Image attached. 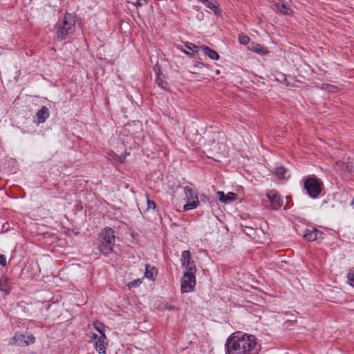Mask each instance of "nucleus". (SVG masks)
<instances>
[{
    "label": "nucleus",
    "instance_id": "f257e3e1",
    "mask_svg": "<svg viewBox=\"0 0 354 354\" xmlns=\"http://www.w3.org/2000/svg\"><path fill=\"white\" fill-rule=\"evenodd\" d=\"M225 347L226 354H259L261 348L255 336L240 332L232 333Z\"/></svg>",
    "mask_w": 354,
    "mask_h": 354
},
{
    "label": "nucleus",
    "instance_id": "f03ea898",
    "mask_svg": "<svg viewBox=\"0 0 354 354\" xmlns=\"http://www.w3.org/2000/svg\"><path fill=\"white\" fill-rule=\"evenodd\" d=\"M115 243L114 231L109 227L102 229L98 237L97 248L100 252L107 256L113 251Z\"/></svg>",
    "mask_w": 354,
    "mask_h": 354
},
{
    "label": "nucleus",
    "instance_id": "7ed1b4c3",
    "mask_svg": "<svg viewBox=\"0 0 354 354\" xmlns=\"http://www.w3.org/2000/svg\"><path fill=\"white\" fill-rule=\"evenodd\" d=\"M75 28V16L71 13H66L62 21L58 25L57 38L62 41L66 38L68 34L73 32Z\"/></svg>",
    "mask_w": 354,
    "mask_h": 354
},
{
    "label": "nucleus",
    "instance_id": "20e7f679",
    "mask_svg": "<svg viewBox=\"0 0 354 354\" xmlns=\"http://www.w3.org/2000/svg\"><path fill=\"white\" fill-rule=\"evenodd\" d=\"M322 186V183L315 176L308 178L304 182V187L311 198H316L320 194Z\"/></svg>",
    "mask_w": 354,
    "mask_h": 354
},
{
    "label": "nucleus",
    "instance_id": "39448f33",
    "mask_svg": "<svg viewBox=\"0 0 354 354\" xmlns=\"http://www.w3.org/2000/svg\"><path fill=\"white\" fill-rule=\"evenodd\" d=\"M196 285V277L194 272L187 271L184 273L181 281L182 292H190L193 291Z\"/></svg>",
    "mask_w": 354,
    "mask_h": 354
},
{
    "label": "nucleus",
    "instance_id": "423d86ee",
    "mask_svg": "<svg viewBox=\"0 0 354 354\" xmlns=\"http://www.w3.org/2000/svg\"><path fill=\"white\" fill-rule=\"evenodd\" d=\"M266 196L270 201V207L272 209H279L282 207L283 201L277 190L268 191Z\"/></svg>",
    "mask_w": 354,
    "mask_h": 354
},
{
    "label": "nucleus",
    "instance_id": "0eeeda50",
    "mask_svg": "<svg viewBox=\"0 0 354 354\" xmlns=\"http://www.w3.org/2000/svg\"><path fill=\"white\" fill-rule=\"evenodd\" d=\"M35 337L29 334L17 333L14 337L16 344L19 346H25L35 342Z\"/></svg>",
    "mask_w": 354,
    "mask_h": 354
},
{
    "label": "nucleus",
    "instance_id": "6e6552de",
    "mask_svg": "<svg viewBox=\"0 0 354 354\" xmlns=\"http://www.w3.org/2000/svg\"><path fill=\"white\" fill-rule=\"evenodd\" d=\"M181 261L183 266H185L187 271L195 272L196 266L193 261L191 260V254L189 250H185L181 254Z\"/></svg>",
    "mask_w": 354,
    "mask_h": 354
},
{
    "label": "nucleus",
    "instance_id": "1a4fd4ad",
    "mask_svg": "<svg viewBox=\"0 0 354 354\" xmlns=\"http://www.w3.org/2000/svg\"><path fill=\"white\" fill-rule=\"evenodd\" d=\"M93 339H97L95 342V349L99 353H105L106 346H105V339L106 336L104 333H102L100 336H97L96 334L93 335Z\"/></svg>",
    "mask_w": 354,
    "mask_h": 354
},
{
    "label": "nucleus",
    "instance_id": "9d476101",
    "mask_svg": "<svg viewBox=\"0 0 354 354\" xmlns=\"http://www.w3.org/2000/svg\"><path fill=\"white\" fill-rule=\"evenodd\" d=\"M304 236L309 241H314L317 239H323V233L317 229H308L306 230Z\"/></svg>",
    "mask_w": 354,
    "mask_h": 354
},
{
    "label": "nucleus",
    "instance_id": "9b49d317",
    "mask_svg": "<svg viewBox=\"0 0 354 354\" xmlns=\"http://www.w3.org/2000/svg\"><path fill=\"white\" fill-rule=\"evenodd\" d=\"M217 196L221 202L223 203H230L232 201H234L237 198V196L235 193L228 192L227 194L222 191H219L217 192Z\"/></svg>",
    "mask_w": 354,
    "mask_h": 354
},
{
    "label": "nucleus",
    "instance_id": "f8f14e48",
    "mask_svg": "<svg viewBox=\"0 0 354 354\" xmlns=\"http://www.w3.org/2000/svg\"><path fill=\"white\" fill-rule=\"evenodd\" d=\"M37 122L44 123L46 118L49 117L48 109L46 106H42L36 113Z\"/></svg>",
    "mask_w": 354,
    "mask_h": 354
},
{
    "label": "nucleus",
    "instance_id": "ddd939ff",
    "mask_svg": "<svg viewBox=\"0 0 354 354\" xmlns=\"http://www.w3.org/2000/svg\"><path fill=\"white\" fill-rule=\"evenodd\" d=\"M274 174L279 179H288L290 176V171L283 166L277 167Z\"/></svg>",
    "mask_w": 354,
    "mask_h": 354
},
{
    "label": "nucleus",
    "instance_id": "4468645a",
    "mask_svg": "<svg viewBox=\"0 0 354 354\" xmlns=\"http://www.w3.org/2000/svg\"><path fill=\"white\" fill-rule=\"evenodd\" d=\"M337 168L345 172H351L354 168V166L351 162H342L339 161L336 162Z\"/></svg>",
    "mask_w": 354,
    "mask_h": 354
},
{
    "label": "nucleus",
    "instance_id": "2eb2a0df",
    "mask_svg": "<svg viewBox=\"0 0 354 354\" xmlns=\"http://www.w3.org/2000/svg\"><path fill=\"white\" fill-rule=\"evenodd\" d=\"M201 48L204 54L207 55L210 59L213 60H217L219 59V55L215 50L207 46H202Z\"/></svg>",
    "mask_w": 354,
    "mask_h": 354
},
{
    "label": "nucleus",
    "instance_id": "dca6fc26",
    "mask_svg": "<svg viewBox=\"0 0 354 354\" xmlns=\"http://www.w3.org/2000/svg\"><path fill=\"white\" fill-rule=\"evenodd\" d=\"M199 205L198 198L189 200L187 203L184 205L183 209L185 211H189L196 208Z\"/></svg>",
    "mask_w": 354,
    "mask_h": 354
},
{
    "label": "nucleus",
    "instance_id": "f3484780",
    "mask_svg": "<svg viewBox=\"0 0 354 354\" xmlns=\"http://www.w3.org/2000/svg\"><path fill=\"white\" fill-rule=\"evenodd\" d=\"M157 274V270L154 267H151L149 265H146L145 268V277L149 279H154Z\"/></svg>",
    "mask_w": 354,
    "mask_h": 354
},
{
    "label": "nucleus",
    "instance_id": "a211bd4d",
    "mask_svg": "<svg viewBox=\"0 0 354 354\" xmlns=\"http://www.w3.org/2000/svg\"><path fill=\"white\" fill-rule=\"evenodd\" d=\"M184 192L187 201L198 198L197 194L192 189V187L188 186L184 187Z\"/></svg>",
    "mask_w": 354,
    "mask_h": 354
},
{
    "label": "nucleus",
    "instance_id": "6ab92c4d",
    "mask_svg": "<svg viewBox=\"0 0 354 354\" xmlns=\"http://www.w3.org/2000/svg\"><path fill=\"white\" fill-rule=\"evenodd\" d=\"M203 4L211 10H214V13H217L218 6L215 3L212 2L210 0H201Z\"/></svg>",
    "mask_w": 354,
    "mask_h": 354
},
{
    "label": "nucleus",
    "instance_id": "aec40b11",
    "mask_svg": "<svg viewBox=\"0 0 354 354\" xmlns=\"http://www.w3.org/2000/svg\"><path fill=\"white\" fill-rule=\"evenodd\" d=\"M250 49L252 51L256 52L261 55H263V54L266 53V52H267L266 49L259 44L254 45L252 47L250 48Z\"/></svg>",
    "mask_w": 354,
    "mask_h": 354
},
{
    "label": "nucleus",
    "instance_id": "412c9836",
    "mask_svg": "<svg viewBox=\"0 0 354 354\" xmlns=\"http://www.w3.org/2000/svg\"><path fill=\"white\" fill-rule=\"evenodd\" d=\"M278 9L281 13L285 15H288L290 12V9L283 3L278 5Z\"/></svg>",
    "mask_w": 354,
    "mask_h": 354
},
{
    "label": "nucleus",
    "instance_id": "4be33fe9",
    "mask_svg": "<svg viewBox=\"0 0 354 354\" xmlns=\"http://www.w3.org/2000/svg\"><path fill=\"white\" fill-rule=\"evenodd\" d=\"M321 88L322 90H326L329 92H335L337 90V87L335 86L328 84H322Z\"/></svg>",
    "mask_w": 354,
    "mask_h": 354
},
{
    "label": "nucleus",
    "instance_id": "5701e85b",
    "mask_svg": "<svg viewBox=\"0 0 354 354\" xmlns=\"http://www.w3.org/2000/svg\"><path fill=\"white\" fill-rule=\"evenodd\" d=\"M184 46L185 47L186 49L192 50V54H194V53L195 52H198V47L192 43L185 44Z\"/></svg>",
    "mask_w": 354,
    "mask_h": 354
},
{
    "label": "nucleus",
    "instance_id": "b1692460",
    "mask_svg": "<svg viewBox=\"0 0 354 354\" xmlns=\"http://www.w3.org/2000/svg\"><path fill=\"white\" fill-rule=\"evenodd\" d=\"M348 283L354 288V270H351L347 276Z\"/></svg>",
    "mask_w": 354,
    "mask_h": 354
},
{
    "label": "nucleus",
    "instance_id": "393cba45",
    "mask_svg": "<svg viewBox=\"0 0 354 354\" xmlns=\"http://www.w3.org/2000/svg\"><path fill=\"white\" fill-rule=\"evenodd\" d=\"M239 40L241 44L246 45L250 41V37L245 35H240L239 37Z\"/></svg>",
    "mask_w": 354,
    "mask_h": 354
},
{
    "label": "nucleus",
    "instance_id": "a878e982",
    "mask_svg": "<svg viewBox=\"0 0 354 354\" xmlns=\"http://www.w3.org/2000/svg\"><path fill=\"white\" fill-rule=\"evenodd\" d=\"M8 288V281L6 278L0 279V290L6 291Z\"/></svg>",
    "mask_w": 354,
    "mask_h": 354
},
{
    "label": "nucleus",
    "instance_id": "bb28decb",
    "mask_svg": "<svg viewBox=\"0 0 354 354\" xmlns=\"http://www.w3.org/2000/svg\"><path fill=\"white\" fill-rule=\"evenodd\" d=\"M156 82H157V84H158L160 86H161V87H162V88H165V87L166 82H165L162 80V78H161V77H160V75L157 77Z\"/></svg>",
    "mask_w": 354,
    "mask_h": 354
},
{
    "label": "nucleus",
    "instance_id": "cd10ccee",
    "mask_svg": "<svg viewBox=\"0 0 354 354\" xmlns=\"http://www.w3.org/2000/svg\"><path fill=\"white\" fill-rule=\"evenodd\" d=\"M156 203L152 201H150L148 198H147V209H154L156 208Z\"/></svg>",
    "mask_w": 354,
    "mask_h": 354
},
{
    "label": "nucleus",
    "instance_id": "c85d7f7f",
    "mask_svg": "<svg viewBox=\"0 0 354 354\" xmlns=\"http://www.w3.org/2000/svg\"><path fill=\"white\" fill-rule=\"evenodd\" d=\"M141 283L140 279L134 280L129 283V286L137 287Z\"/></svg>",
    "mask_w": 354,
    "mask_h": 354
},
{
    "label": "nucleus",
    "instance_id": "c756f323",
    "mask_svg": "<svg viewBox=\"0 0 354 354\" xmlns=\"http://www.w3.org/2000/svg\"><path fill=\"white\" fill-rule=\"evenodd\" d=\"M6 258L3 254H0V265L6 266Z\"/></svg>",
    "mask_w": 354,
    "mask_h": 354
},
{
    "label": "nucleus",
    "instance_id": "7c9ffc66",
    "mask_svg": "<svg viewBox=\"0 0 354 354\" xmlns=\"http://www.w3.org/2000/svg\"><path fill=\"white\" fill-rule=\"evenodd\" d=\"M164 309L168 310H176L177 308L174 306H169L167 304L165 305Z\"/></svg>",
    "mask_w": 354,
    "mask_h": 354
},
{
    "label": "nucleus",
    "instance_id": "2f4dec72",
    "mask_svg": "<svg viewBox=\"0 0 354 354\" xmlns=\"http://www.w3.org/2000/svg\"><path fill=\"white\" fill-rule=\"evenodd\" d=\"M351 205L352 206H354V198H353V200L351 201Z\"/></svg>",
    "mask_w": 354,
    "mask_h": 354
},
{
    "label": "nucleus",
    "instance_id": "473e14b6",
    "mask_svg": "<svg viewBox=\"0 0 354 354\" xmlns=\"http://www.w3.org/2000/svg\"><path fill=\"white\" fill-rule=\"evenodd\" d=\"M96 329H97V330H98L100 333L101 335H102V333H103L99 328L96 327Z\"/></svg>",
    "mask_w": 354,
    "mask_h": 354
},
{
    "label": "nucleus",
    "instance_id": "72a5a7b5",
    "mask_svg": "<svg viewBox=\"0 0 354 354\" xmlns=\"http://www.w3.org/2000/svg\"><path fill=\"white\" fill-rule=\"evenodd\" d=\"M138 6H141V5H142V3H140L139 1H138Z\"/></svg>",
    "mask_w": 354,
    "mask_h": 354
},
{
    "label": "nucleus",
    "instance_id": "f704fd0d",
    "mask_svg": "<svg viewBox=\"0 0 354 354\" xmlns=\"http://www.w3.org/2000/svg\"><path fill=\"white\" fill-rule=\"evenodd\" d=\"M184 51H185V53H187L188 55L190 54L188 51H186V50H184Z\"/></svg>",
    "mask_w": 354,
    "mask_h": 354
}]
</instances>
